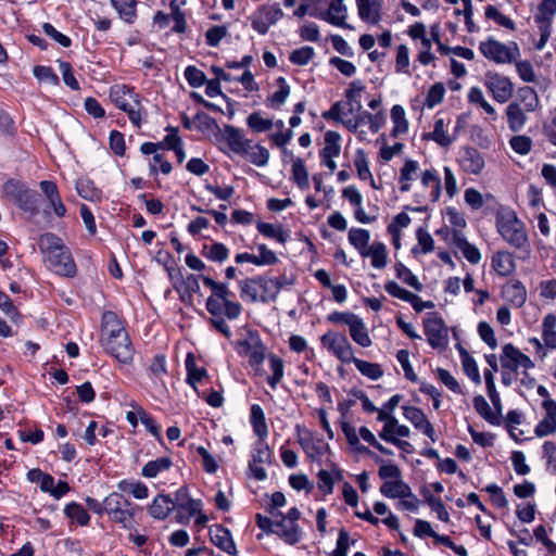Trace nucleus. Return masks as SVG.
Here are the masks:
<instances>
[{"instance_id": "obj_1", "label": "nucleus", "mask_w": 556, "mask_h": 556, "mask_svg": "<svg viewBox=\"0 0 556 556\" xmlns=\"http://www.w3.org/2000/svg\"><path fill=\"white\" fill-rule=\"evenodd\" d=\"M204 285L212 290V295L206 300V309L214 317L211 321L216 330L225 337L230 338L231 330L227 323L219 317L225 314L229 319H237L241 314V305L229 299L231 294L228 286L223 282H216L208 276H201Z\"/></svg>"}, {"instance_id": "obj_2", "label": "nucleus", "mask_w": 556, "mask_h": 556, "mask_svg": "<svg viewBox=\"0 0 556 556\" xmlns=\"http://www.w3.org/2000/svg\"><path fill=\"white\" fill-rule=\"evenodd\" d=\"M101 344L104 350L122 364H130L134 359L135 349L128 332L117 315L111 311L102 314Z\"/></svg>"}, {"instance_id": "obj_3", "label": "nucleus", "mask_w": 556, "mask_h": 556, "mask_svg": "<svg viewBox=\"0 0 556 556\" xmlns=\"http://www.w3.org/2000/svg\"><path fill=\"white\" fill-rule=\"evenodd\" d=\"M39 250L47 255V263L50 269L60 276L73 277L76 275V264L72 253L56 235L43 233L38 240Z\"/></svg>"}, {"instance_id": "obj_4", "label": "nucleus", "mask_w": 556, "mask_h": 556, "mask_svg": "<svg viewBox=\"0 0 556 556\" xmlns=\"http://www.w3.org/2000/svg\"><path fill=\"white\" fill-rule=\"evenodd\" d=\"M110 99L122 111H124L129 121L140 127L142 118L147 115L140 100V96L134 88L126 85H114L110 88Z\"/></svg>"}, {"instance_id": "obj_5", "label": "nucleus", "mask_w": 556, "mask_h": 556, "mask_svg": "<svg viewBox=\"0 0 556 556\" xmlns=\"http://www.w3.org/2000/svg\"><path fill=\"white\" fill-rule=\"evenodd\" d=\"M2 190L5 197L13 201L22 211L29 213L31 216L39 214V193L34 189H29L26 184L10 179L3 184Z\"/></svg>"}, {"instance_id": "obj_6", "label": "nucleus", "mask_w": 556, "mask_h": 556, "mask_svg": "<svg viewBox=\"0 0 556 556\" xmlns=\"http://www.w3.org/2000/svg\"><path fill=\"white\" fill-rule=\"evenodd\" d=\"M240 291L242 298H249L253 302H275L278 294V279L266 277L247 279L240 282Z\"/></svg>"}, {"instance_id": "obj_7", "label": "nucleus", "mask_w": 556, "mask_h": 556, "mask_svg": "<svg viewBox=\"0 0 556 556\" xmlns=\"http://www.w3.org/2000/svg\"><path fill=\"white\" fill-rule=\"evenodd\" d=\"M103 508L113 521L121 523L126 529L132 527L135 506L121 493H110L103 501Z\"/></svg>"}, {"instance_id": "obj_8", "label": "nucleus", "mask_w": 556, "mask_h": 556, "mask_svg": "<svg viewBox=\"0 0 556 556\" xmlns=\"http://www.w3.org/2000/svg\"><path fill=\"white\" fill-rule=\"evenodd\" d=\"M479 50L484 58L497 64L511 63L519 55V47L516 42L505 45L493 38L480 42Z\"/></svg>"}, {"instance_id": "obj_9", "label": "nucleus", "mask_w": 556, "mask_h": 556, "mask_svg": "<svg viewBox=\"0 0 556 556\" xmlns=\"http://www.w3.org/2000/svg\"><path fill=\"white\" fill-rule=\"evenodd\" d=\"M497 229L502 237L515 248H521L527 242L523 224L515 214H507L497 219Z\"/></svg>"}, {"instance_id": "obj_10", "label": "nucleus", "mask_w": 556, "mask_h": 556, "mask_svg": "<svg viewBox=\"0 0 556 556\" xmlns=\"http://www.w3.org/2000/svg\"><path fill=\"white\" fill-rule=\"evenodd\" d=\"M321 343L343 363L355 359L351 343L341 333L328 332L321 337Z\"/></svg>"}, {"instance_id": "obj_11", "label": "nucleus", "mask_w": 556, "mask_h": 556, "mask_svg": "<svg viewBox=\"0 0 556 556\" xmlns=\"http://www.w3.org/2000/svg\"><path fill=\"white\" fill-rule=\"evenodd\" d=\"M429 344L434 349H443L447 343V328L441 317L428 314L424 321Z\"/></svg>"}, {"instance_id": "obj_12", "label": "nucleus", "mask_w": 556, "mask_h": 556, "mask_svg": "<svg viewBox=\"0 0 556 556\" xmlns=\"http://www.w3.org/2000/svg\"><path fill=\"white\" fill-rule=\"evenodd\" d=\"M255 31L265 35L269 27L278 21V4L268 3L260 7L250 17Z\"/></svg>"}, {"instance_id": "obj_13", "label": "nucleus", "mask_w": 556, "mask_h": 556, "mask_svg": "<svg viewBox=\"0 0 556 556\" xmlns=\"http://www.w3.org/2000/svg\"><path fill=\"white\" fill-rule=\"evenodd\" d=\"M314 17L326 20L332 25L352 29V26L345 22L346 8L343 0H332L326 12L319 11L317 8L308 12Z\"/></svg>"}, {"instance_id": "obj_14", "label": "nucleus", "mask_w": 556, "mask_h": 556, "mask_svg": "<svg viewBox=\"0 0 556 556\" xmlns=\"http://www.w3.org/2000/svg\"><path fill=\"white\" fill-rule=\"evenodd\" d=\"M486 77L488 80L485 85L492 92L493 98L501 103L506 102L511 97L514 89L509 78L498 74L488 75Z\"/></svg>"}, {"instance_id": "obj_15", "label": "nucleus", "mask_w": 556, "mask_h": 556, "mask_svg": "<svg viewBox=\"0 0 556 556\" xmlns=\"http://www.w3.org/2000/svg\"><path fill=\"white\" fill-rule=\"evenodd\" d=\"M210 538L212 543L222 551L232 556L238 555V551L232 540L231 532L227 528L220 525L211 528Z\"/></svg>"}, {"instance_id": "obj_16", "label": "nucleus", "mask_w": 556, "mask_h": 556, "mask_svg": "<svg viewBox=\"0 0 556 556\" xmlns=\"http://www.w3.org/2000/svg\"><path fill=\"white\" fill-rule=\"evenodd\" d=\"M175 507L192 517L202 510V501L191 498L187 488H180L175 492Z\"/></svg>"}, {"instance_id": "obj_17", "label": "nucleus", "mask_w": 556, "mask_h": 556, "mask_svg": "<svg viewBox=\"0 0 556 556\" xmlns=\"http://www.w3.org/2000/svg\"><path fill=\"white\" fill-rule=\"evenodd\" d=\"M460 166L466 173L478 175L484 167V159L476 148L467 147L462 155Z\"/></svg>"}, {"instance_id": "obj_18", "label": "nucleus", "mask_w": 556, "mask_h": 556, "mask_svg": "<svg viewBox=\"0 0 556 556\" xmlns=\"http://www.w3.org/2000/svg\"><path fill=\"white\" fill-rule=\"evenodd\" d=\"M224 136L230 150L237 154L242 155L245 149L250 147L251 140L247 139L239 128L226 126Z\"/></svg>"}, {"instance_id": "obj_19", "label": "nucleus", "mask_w": 556, "mask_h": 556, "mask_svg": "<svg viewBox=\"0 0 556 556\" xmlns=\"http://www.w3.org/2000/svg\"><path fill=\"white\" fill-rule=\"evenodd\" d=\"M255 454L253 455V459L250 463L249 467L252 471V475L257 480H264L266 478V471L265 469L260 466L258 464H266L269 463L270 459V452L269 450L263 445L262 442H258L255 445Z\"/></svg>"}, {"instance_id": "obj_20", "label": "nucleus", "mask_w": 556, "mask_h": 556, "mask_svg": "<svg viewBox=\"0 0 556 556\" xmlns=\"http://www.w3.org/2000/svg\"><path fill=\"white\" fill-rule=\"evenodd\" d=\"M175 509V502L169 495H157L149 506V514L154 519H165Z\"/></svg>"}, {"instance_id": "obj_21", "label": "nucleus", "mask_w": 556, "mask_h": 556, "mask_svg": "<svg viewBox=\"0 0 556 556\" xmlns=\"http://www.w3.org/2000/svg\"><path fill=\"white\" fill-rule=\"evenodd\" d=\"M239 346L240 352L250 357L251 365L258 366L264 362L266 348L258 340L242 341Z\"/></svg>"}, {"instance_id": "obj_22", "label": "nucleus", "mask_w": 556, "mask_h": 556, "mask_svg": "<svg viewBox=\"0 0 556 556\" xmlns=\"http://www.w3.org/2000/svg\"><path fill=\"white\" fill-rule=\"evenodd\" d=\"M503 294L513 305L521 307L527 300V291L519 280H511L503 288Z\"/></svg>"}, {"instance_id": "obj_23", "label": "nucleus", "mask_w": 556, "mask_h": 556, "mask_svg": "<svg viewBox=\"0 0 556 556\" xmlns=\"http://www.w3.org/2000/svg\"><path fill=\"white\" fill-rule=\"evenodd\" d=\"M247 125L251 131L255 134L267 132L274 128V117H269L266 113L258 111L253 112L247 118Z\"/></svg>"}, {"instance_id": "obj_24", "label": "nucleus", "mask_w": 556, "mask_h": 556, "mask_svg": "<svg viewBox=\"0 0 556 556\" xmlns=\"http://www.w3.org/2000/svg\"><path fill=\"white\" fill-rule=\"evenodd\" d=\"M118 17L127 24H134L137 20L136 0H110Z\"/></svg>"}, {"instance_id": "obj_25", "label": "nucleus", "mask_w": 556, "mask_h": 556, "mask_svg": "<svg viewBox=\"0 0 556 556\" xmlns=\"http://www.w3.org/2000/svg\"><path fill=\"white\" fill-rule=\"evenodd\" d=\"M359 17L363 21L378 23L381 3L378 0H356Z\"/></svg>"}, {"instance_id": "obj_26", "label": "nucleus", "mask_w": 556, "mask_h": 556, "mask_svg": "<svg viewBox=\"0 0 556 556\" xmlns=\"http://www.w3.org/2000/svg\"><path fill=\"white\" fill-rule=\"evenodd\" d=\"M492 266L501 276H508L515 269V262L509 252H497L492 257Z\"/></svg>"}, {"instance_id": "obj_27", "label": "nucleus", "mask_w": 556, "mask_h": 556, "mask_svg": "<svg viewBox=\"0 0 556 556\" xmlns=\"http://www.w3.org/2000/svg\"><path fill=\"white\" fill-rule=\"evenodd\" d=\"M364 257L371 258V265L375 268H383L387 265V249L381 242H375L368 247L362 254Z\"/></svg>"}, {"instance_id": "obj_28", "label": "nucleus", "mask_w": 556, "mask_h": 556, "mask_svg": "<svg viewBox=\"0 0 556 556\" xmlns=\"http://www.w3.org/2000/svg\"><path fill=\"white\" fill-rule=\"evenodd\" d=\"M173 465L169 457L164 456L148 462L141 470V475L146 478H155L160 472L168 470Z\"/></svg>"}, {"instance_id": "obj_29", "label": "nucleus", "mask_w": 556, "mask_h": 556, "mask_svg": "<svg viewBox=\"0 0 556 556\" xmlns=\"http://www.w3.org/2000/svg\"><path fill=\"white\" fill-rule=\"evenodd\" d=\"M507 122L510 130L519 131L526 123V114L516 102L510 103L506 109Z\"/></svg>"}, {"instance_id": "obj_30", "label": "nucleus", "mask_w": 556, "mask_h": 556, "mask_svg": "<svg viewBox=\"0 0 556 556\" xmlns=\"http://www.w3.org/2000/svg\"><path fill=\"white\" fill-rule=\"evenodd\" d=\"M185 364L187 370V383L195 388V384L206 376V370L203 367L197 366L195 358L192 353H188Z\"/></svg>"}, {"instance_id": "obj_31", "label": "nucleus", "mask_w": 556, "mask_h": 556, "mask_svg": "<svg viewBox=\"0 0 556 556\" xmlns=\"http://www.w3.org/2000/svg\"><path fill=\"white\" fill-rule=\"evenodd\" d=\"M351 338L359 345L367 348L371 345V340L366 330L365 324L357 316L349 326Z\"/></svg>"}, {"instance_id": "obj_32", "label": "nucleus", "mask_w": 556, "mask_h": 556, "mask_svg": "<svg viewBox=\"0 0 556 556\" xmlns=\"http://www.w3.org/2000/svg\"><path fill=\"white\" fill-rule=\"evenodd\" d=\"M242 156L256 166H263L268 162L269 152L264 147L253 144L251 141L250 147L245 149Z\"/></svg>"}, {"instance_id": "obj_33", "label": "nucleus", "mask_w": 556, "mask_h": 556, "mask_svg": "<svg viewBox=\"0 0 556 556\" xmlns=\"http://www.w3.org/2000/svg\"><path fill=\"white\" fill-rule=\"evenodd\" d=\"M520 351L513 344L508 343L503 346V354L501 356V364L504 369L516 371L519 368Z\"/></svg>"}, {"instance_id": "obj_34", "label": "nucleus", "mask_w": 556, "mask_h": 556, "mask_svg": "<svg viewBox=\"0 0 556 556\" xmlns=\"http://www.w3.org/2000/svg\"><path fill=\"white\" fill-rule=\"evenodd\" d=\"M340 135L329 130L325 134V148L320 152L321 159H333L340 153Z\"/></svg>"}, {"instance_id": "obj_35", "label": "nucleus", "mask_w": 556, "mask_h": 556, "mask_svg": "<svg viewBox=\"0 0 556 556\" xmlns=\"http://www.w3.org/2000/svg\"><path fill=\"white\" fill-rule=\"evenodd\" d=\"M250 421L253 426L255 434L263 439L267 435V426L265 424V416L262 407L253 404L251 407Z\"/></svg>"}, {"instance_id": "obj_36", "label": "nucleus", "mask_w": 556, "mask_h": 556, "mask_svg": "<svg viewBox=\"0 0 556 556\" xmlns=\"http://www.w3.org/2000/svg\"><path fill=\"white\" fill-rule=\"evenodd\" d=\"M202 254L212 262L223 263L228 258L229 251L225 244L214 242L203 245Z\"/></svg>"}, {"instance_id": "obj_37", "label": "nucleus", "mask_w": 556, "mask_h": 556, "mask_svg": "<svg viewBox=\"0 0 556 556\" xmlns=\"http://www.w3.org/2000/svg\"><path fill=\"white\" fill-rule=\"evenodd\" d=\"M64 514L67 518L76 520L80 526H87L90 521L87 510L76 502L67 504L64 508Z\"/></svg>"}, {"instance_id": "obj_38", "label": "nucleus", "mask_w": 556, "mask_h": 556, "mask_svg": "<svg viewBox=\"0 0 556 556\" xmlns=\"http://www.w3.org/2000/svg\"><path fill=\"white\" fill-rule=\"evenodd\" d=\"M149 376L154 381H163L164 376L167 374L166 357L164 354H156L148 368Z\"/></svg>"}, {"instance_id": "obj_39", "label": "nucleus", "mask_w": 556, "mask_h": 556, "mask_svg": "<svg viewBox=\"0 0 556 556\" xmlns=\"http://www.w3.org/2000/svg\"><path fill=\"white\" fill-rule=\"evenodd\" d=\"M391 118L394 123L391 136L397 137L400 134H404L408 129V123L405 118V111L401 105H394L391 110Z\"/></svg>"}, {"instance_id": "obj_40", "label": "nucleus", "mask_w": 556, "mask_h": 556, "mask_svg": "<svg viewBox=\"0 0 556 556\" xmlns=\"http://www.w3.org/2000/svg\"><path fill=\"white\" fill-rule=\"evenodd\" d=\"M421 493L425 496L427 504L432 508L433 511L437 513L439 519L444 522H448L450 515L445 509L442 501L438 497H434L427 488H422Z\"/></svg>"}, {"instance_id": "obj_41", "label": "nucleus", "mask_w": 556, "mask_h": 556, "mask_svg": "<svg viewBox=\"0 0 556 556\" xmlns=\"http://www.w3.org/2000/svg\"><path fill=\"white\" fill-rule=\"evenodd\" d=\"M396 277L401 279L404 283L414 288L416 291H421L424 286L418 280V278L402 263H396L395 266Z\"/></svg>"}, {"instance_id": "obj_42", "label": "nucleus", "mask_w": 556, "mask_h": 556, "mask_svg": "<svg viewBox=\"0 0 556 556\" xmlns=\"http://www.w3.org/2000/svg\"><path fill=\"white\" fill-rule=\"evenodd\" d=\"M199 276H195L193 274L188 275L186 278L181 281V287L175 286L177 291H181V299L182 301H186V296L191 299L193 293L199 294L200 293V282H199Z\"/></svg>"}, {"instance_id": "obj_43", "label": "nucleus", "mask_w": 556, "mask_h": 556, "mask_svg": "<svg viewBox=\"0 0 556 556\" xmlns=\"http://www.w3.org/2000/svg\"><path fill=\"white\" fill-rule=\"evenodd\" d=\"M349 241L362 254L368 248L369 231L366 229L352 228L349 231Z\"/></svg>"}, {"instance_id": "obj_44", "label": "nucleus", "mask_w": 556, "mask_h": 556, "mask_svg": "<svg viewBox=\"0 0 556 556\" xmlns=\"http://www.w3.org/2000/svg\"><path fill=\"white\" fill-rule=\"evenodd\" d=\"M280 528L282 530L280 536H282L286 542L289 544H295L299 542L301 533L300 527L296 522H293L292 520L280 519Z\"/></svg>"}, {"instance_id": "obj_45", "label": "nucleus", "mask_w": 556, "mask_h": 556, "mask_svg": "<svg viewBox=\"0 0 556 556\" xmlns=\"http://www.w3.org/2000/svg\"><path fill=\"white\" fill-rule=\"evenodd\" d=\"M76 191L81 198L89 201H97L100 199V191L89 179H78L76 181Z\"/></svg>"}, {"instance_id": "obj_46", "label": "nucleus", "mask_w": 556, "mask_h": 556, "mask_svg": "<svg viewBox=\"0 0 556 556\" xmlns=\"http://www.w3.org/2000/svg\"><path fill=\"white\" fill-rule=\"evenodd\" d=\"M352 363L355 364L356 368L362 372V375H364L372 380H377V379L381 378L383 375V370L381 369L380 365H378V364L362 361L356 357Z\"/></svg>"}, {"instance_id": "obj_47", "label": "nucleus", "mask_w": 556, "mask_h": 556, "mask_svg": "<svg viewBox=\"0 0 556 556\" xmlns=\"http://www.w3.org/2000/svg\"><path fill=\"white\" fill-rule=\"evenodd\" d=\"M375 462L381 464L378 470V475L380 479L384 480V482L402 479V472L396 465L384 464L383 460L378 456L375 457Z\"/></svg>"}, {"instance_id": "obj_48", "label": "nucleus", "mask_w": 556, "mask_h": 556, "mask_svg": "<svg viewBox=\"0 0 556 556\" xmlns=\"http://www.w3.org/2000/svg\"><path fill=\"white\" fill-rule=\"evenodd\" d=\"M425 138L434 140L441 147H448L452 143V139L444 131V121L442 118L434 122L433 131L426 134Z\"/></svg>"}, {"instance_id": "obj_49", "label": "nucleus", "mask_w": 556, "mask_h": 556, "mask_svg": "<svg viewBox=\"0 0 556 556\" xmlns=\"http://www.w3.org/2000/svg\"><path fill=\"white\" fill-rule=\"evenodd\" d=\"M473 406L477 413L490 424H496L498 421L497 415L491 410L489 403L482 395H477L473 397Z\"/></svg>"}, {"instance_id": "obj_50", "label": "nucleus", "mask_w": 556, "mask_h": 556, "mask_svg": "<svg viewBox=\"0 0 556 556\" xmlns=\"http://www.w3.org/2000/svg\"><path fill=\"white\" fill-rule=\"evenodd\" d=\"M404 416L408 419L417 429L424 428L429 420L420 408L412 406H403Z\"/></svg>"}, {"instance_id": "obj_51", "label": "nucleus", "mask_w": 556, "mask_h": 556, "mask_svg": "<svg viewBox=\"0 0 556 556\" xmlns=\"http://www.w3.org/2000/svg\"><path fill=\"white\" fill-rule=\"evenodd\" d=\"M539 12L540 14L535 17L536 22L549 24L556 13V0H542L539 5Z\"/></svg>"}, {"instance_id": "obj_52", "label": "nucleus", "mask_w": 556, "mask_h": 556, "mask_svg": "<svg viewBox=\"0 0 556 556\" xmlns=\"http://www.w3.org/2000/svg\"><path fill=\"white\" fill-rule=\"evenodd\" d=\"M445 88L442 83H435L433 86L430 87L428 90L425 105L429 109L435 106L437 104L441 103L443 101Z\"/></svg>"}, {"instance_id": "obj_53", "label": "nucleus", "mask_w": 556, "mask_h": 556, "mask_svg": "<svg viewBox=\"0 0 556 556\" xmlns=\"http://www.w3.org/2000/svg\"><path fill=\"white\" fill-rule=\"evenodd\" d=\"M185 78L188 81V84L193 88L202 87L206 81L205 74L193 65H189L186 67Z\"/></svg>"}, {"instance_id": "obj_54", "label": "nucleus", "mask_w": 556, "mask_h": 556, "mask_svg": "<svg viewBox=\"0 0 556 556\" xmlns=\"http://www.w3.org/2000/svg\"><path fill=\"white\" fill-rule=\"evenodd\" d=\"M485 16L510 30H515L516 28L515 23L509 17L502 14L494 5H488L485 8Z\"/></svg>"}, {"instance_id": "obj_55", "label": "nucleus", "mask_w": 556, "mask_h": 556, "mask_svg": "<svg viewBox=\"0 0 556 556\" xmlns=\"http://www.w3.org/2000/svg\"><path fill=\"white\" fill-rule=\"evenodd\" d=\"M228 29L224 25H216L208 28L205 33L206 43L210 47H217L222 39L226 37Z\"/></svg>"}, {"instance_id": "obj_56", "label": "nucleus", "mask_w": 556, "mask_h": 556, "mask_svg": "<svg viewBox=\"0 0 556 556\" xmlns=\"http://www.w3.org/2000/svg\"><path fill=\"white\" fill-rule=\"evenodd\" d=\"M166 131L168 132L163 141L159 142V146L161 149H167V150H175L177 147L182 144V140L178 135V129L168 126L166 128Z\"/></svg>"}, {"instance_id": "obj_57", "label": "nucleus", "mask_w": 556, "mask_h": 556, "mask_svg": "<svg viewBox=\"0 0 556 556\" xmlns=\"http://www.w3.org/2000/svg\"><path fill=\"white\" fill-rule=\"evenodd\" d=\"M34 76L40 80L50 85H58L59 78L49 66L37 65L33 70Z\"/></svg>"}, {"instance_id": "obj_58", "label": "nucleus", "mask_w": 556, "mask_h": 556, "mask_svg": "<svg viewBox=\"0 0 556 556\" xmlns=\"http://www.w3.org/2000/svg\"><path fill=\"white\" fill-rule=\"evenodd\" d=\"M384 290L392 296L401 299L406 302L415 300V294L401 288L395 281H388L384 285Z\"/></svg>"}, {"instance_id": "obj_59", "label": "nucleus", "mask_w": 556, "mask_h": 556, "mask_svg": "<svg viewBox=\"0 0 556 556\" xmlns=\"http://www.w3.org/2000/svg\"><path fill=\"white\" fill-rule=\"evenodd\" d=\"M59 70L62 74L64 84L72 90H78L79 84L73 74L71 64L66 61H59Z\"/></svg>"}, {"instance_id": "obj_60", "label": "nucleus", "mask_w": 556, "mask_h": 556, "mask_svg": "<svg viewBox=\"0 0 556 556\" xmlns=\"http://www.w3.org/2000/svg\"><path fill=\"white\" fill-rule=\"evenodd\" d=\"M357 175L362 180L371 178V173L368 167L366 154L363 150H357L354 161Z\"/></svg>"}, {"instance_id": "obj_61", "label": "nucleus", "mask_w": 556, "mask_h": 556, "mask_svg": "<svg viewBox=\"0 0 556 556\" xmlns=\"http://www.w3.org/2000/svg\"><path fill=\"white\" fill-rule=\"evenodd\" d=\"M314 55V49L312 47H302L294 50L290 54V61L296 65H305Z\"/></svg>"}, {"instance_id": "obj_62", "label": "nucleus", "mask_w": 556, "mask_h": 556, "mask_svg": "<svg viewBox=\"0 0 556 556\" xmlns=\"http://www.w3.org/2000/svg\"><path fill=\"white\" fill-rule=\"evenodd\" d=\"M521 100L525 102L528 111H534L539 105V98L535 90L531 87H523L519 89Z\"/></svg>"}, {"instance_id": "obj_63", "label": "nucleus", "mask_w": 556, "mask_h": 556, "mask_svg": "<svg viewBox=\"0 0 556 556\" xmlns=\"http://www.w3.org/2000/svg\"><path fill=\"white\" fill-rule=\"evenodd\" d=\"M510 147L519 154H528L532 147V140L528 136H514L510 139Z\"/></svg>"}, {"instance_id": "obj_64", "label": "nucleus", "mask_w": 556, "mask_h": 556, "mask_svg": "<svg viewBox=\"0 0 556 556\" xmlns=\"http://www.w3.org/2000/svg\"><path fill=\"white\" fill-rule=\"evenodd\" d=\"M293 178L300 188L308 187V174L301 160H296L292 166Z\"/></svg>"}]
</instances>
